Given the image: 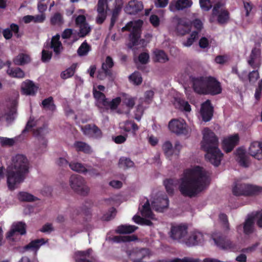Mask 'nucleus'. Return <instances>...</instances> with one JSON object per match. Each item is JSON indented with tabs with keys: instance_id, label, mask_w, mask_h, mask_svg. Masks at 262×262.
Returning a JSON list of instances; mask_svg holds the SVG:
<instances>
[{
	"instance_id": "obj_1",
	"label": "nucleus",
	"mask_w": 262,
	"mask_h": 262,
	"mask_svg": "<svg viewBox=\"0 0 262 262\" xmlns=\"http://www.w3.org/2000/svg\"><path fill=\"white\" fill-rule=\"evenodd\" d=\"M209 173L200 166L186 170L179 181V190L184 196L192 198L209 185Z\"/></svg>"
},
{
	"instance_id": "obj_2",
	"label": "nucleus",
	"mask_w": 262,
	"mask_h": 262,
	"mask_svg": "<svg viewBox=\"0 0 262 262\" xmlns=\"http://www.w3.org/2000/svg\"><path fill=\"white\" fill-rule=\"evenodd\" d=\"M29 168V161L24 155L17 154L12 158L11 164L7 168V182L10 190H14L24 181Z\"/></svg>"
},
{
	"instance_id": "obj_3",
	"label": "nucleus",
	"mask_w": 262,
	"mask_h": 262,
	"mask_svg": "<svg viewBox=\"0 0 262 262\" xmlns=\"http://www.w3.org/2000/svg\"><path fill=\"white\" fill-rule=\"evenodd\" d=\"M69 185L76 193L85 196L90 192V188L87 186L85 179L81 176L73 174L69 178Z\"/></svg>"
},
{
	"instance_id": "obj_4",
	"label": "nucleus",
	"mask_w": 262,
	"mask_h": 262,
	"mask_svg": "<svg viewBox=\"0 0 262 262\" xmlns=\"http://www.w3.org/2000/svg\"><path fill=\"white\" fill-rule=\"evenodd\" d=\"M262 188L255 185H249L241 182L235 183L232 188V192L235 195H249L258 194Z\"/></svg>"
},
{
	"instance_id": "obj_5",
	"label": "nucleus",
	"mask_w": 262,
	"mask_h": 262,
	"mask_svg": "<svg viewBox=\"0 0 262 262\" xmlns=\"http://www.w3.org/2000/svg\"><path fill=\"white\" fill-rule=\"evenodd\" d=\"M188 230V226L185 224H171L168 235L172 240L184 244Z\"/></svg>"
},
{
	"instance_id": "obj_6",
	"label": "nucleus",
	"mask_w": 262,
	"mask_h": 262,
	"mask_svg": "<svg viewBox=\"0 0 262 262\" xmlns=\"http://www.w3.org/2000/svg\"><path fill=\"white\" fill-rule=\"evenodd\" d=\"M203 138L201 147L204 151L219 148V141L215 134L209 128L203 130Z\"/></svg>"
},
{
	"instance_id": "obj_7",
	"label": "nucleus",
	"mask_w": 262,
	"mask_h": 262,
	"mask_svg": "<svg viewBox=\"0 0 262 262\" xmlns=\"http://www.w3.org/2000/svg\"><path fill=\"white\" fill-rule=\"evenodd\" d=\"M214 17H216L217 21L220 24H225L228 20L229 18V12L224 7V3L218 2L214 4L210 21L213 22Z\"/></svg>"
},
{
	"instance_id": "obj_8",
	"label": "nucleus",
	"mask_w": 262,
	"mask_h": 262,
	"mask_svg": "<svg viewBox=\"0 0 262 262\" xmlns=\"http://www.w3.org/2000/svg\"><path fill=\"white\" fill-rule=\"evenodd\" d=\"M142 24L143 21L141 20L130 21L122 28V31H129L131 32L130 38L133 46L137 45L138 40L140 37L141 28Z\"/></svg>"
},
{
	"instance_id": "obj_9",
	"label": "nucleus",
	"mask_w": 262,
	"mask_h": 262,
	"mask_svg": "<svg viewBox=\"0 0 262 262\" xmlns=\"http://www.w3.org/2000/svg\"><path fill=\"white\" fill-rule=\"evenodd\" d=\"M168 127L171 132L177 135L186 134L188 128L184 120L182 119H173L170 120Z\"/></svg>"
},
{
	"instance_id": "obj_10",
	"label": "nucleus",
	"mask_w": 262,
	"mask_h": 262,
	"mask_svg": "<svg viewBox=\"0 0 262 262\" xmlns=\"http://www.w3.org/2000/svg\"><path fill=\"white\" fill-rule=\"evenodd\" d=\"M172 23L176 31L179 35H184L190 31V25L186 18L176 16L173 18Z\"/></svg>"
},
{
	"instance_id": "obj_11",
	"label": "nucleus",
	"mask_w": 262,
	"mask_h": 262,
	"mask_svg": "<svg viewBox=\"0 0 262 262\" xmlns=\"http://www.w3.org/2000/svg\"><path fill=\"white\" fill-rule=\"evenodd\" d=\"M75 24L79 30L78 35L80 37H84L88 35L91 31V28L86 21V18L83 15H78L75 19Z\"/></svg>"
},
{
	"instance_id": "obj_12",
	"label": "nucleus",
	"mask_w": 262,
	"mask_h": 262,
	"mask_svg": "<svg viewBox=\"0 0 262 262\" xmlns=\"http://www.w3.org/2000/svg\"><path fill=\"white\" fill-rule=\"evenodd\" d=\"M192 4L191 0H172L169 5L168 9L172 12L184 11L190 8Z\"/></svg>"
},
{
	"instance_id": "obj_13",
	"label": "nucleus",
	"mask_w": 262,
	"mask_h": 262,
	"mask_svg": "<svg viewBox=\"0 0 262 262\" xmlns=\"http://www.w3.org/2000/svg\"><path fill=\"white\" fill-rule=\"evenodd\" d=\"M205 151L206 152L205 158L207 161L215 166H218L221 164L223 154L219 148Z\"/></svg>"
},
{
	"instance_id": "obj_14",
	"label": "nucleus",
	"mask_w": 262,
	"mask_h": 262,
	"mask_svg": "<svg viewBox=\"0 0 262 262\" xmlns=\"http://www.w3.org/2000/svg\"><path fill=\"white\" fill-rule=\"evenodd\" d=\"M204 242V236L200 231L194 230L188 232L184 244L191 247L202 244Z\"/></svg>"
},
{
	"instance_id": "obj_15",
	"label": "nucleus",
	"mask_w": 262,
	"mask_h": 262,
	"mask_svg": "<svg viewBox=\"0 0 262 262\" xmlns=\"http://www.w3.org/2000/svg\"><path fill=\"white\" fill-rule=\"evenodd\" d=\"M212 238L215 244L221 249H233L235 247V245L225 236L216 233L212 235Z\"/></svg>"
},
{
	"instance_id": "obj_16",
	"label": "nucleus",
	"mask_w": 262,
	"mask_h": 262,
	"mask_svg": "<svg viewBox=\"0 0 262 262\" xmlns=\"http://www.w3.org/2000/svg\"><path fill=\"white\" fill-rule=\"evenodd\" d=\"M192 88L195 92L200 94H206L207 77H197L192 78Z\"/></svg>"
},
{
	"instance_id": "obj_17",
	"label": "nucleus",
	"mask_w": 262,
	"mask_h": 262,
	"mask_svg": "<svg viewBox=\"0 0 262 262\" xmlns=\"http://www.w3.org/2000/svg\"><path fill=\"white\" fill-rule=\"evenodd\" d=\"M69 166L72 170L78 173L85 174L89 172L91 174L98 175V173L91 166H86L81 163L71 162L69 164Z\"/></svg>"
},
{
	"instance_id": "obj_18",
	"label": "nucleus",
	"mask_w": 262,
	"mask_h": 262,
	"mask_svg": "<svg viewBox=\"0 0 262 262\" xmlns=\"http://www.w3.org/2000/svg\"><path fill=\"white\" fill-rule=\"evenodd\" d=\"M260 50L255 48L252 49L247 60L248 64L253 69H259L261 66Z\"/></svg>"
},
{
	"instance_id": "obj_19",
	"label": "nucleus",
	"mask_w": 262,
	"mask_h": 262,
	"mask_svg": "<svg viewBox=\"0 0 262 262\" xmlns=\"http://www.w3.org/2000/svg\"><path fill=\"white\" fill-rule=\"evenodd\" d=\"M151 204L156 211L162 212L168 208L169 201L166 195L159 196L152 202Z\"/></svg>"
},
{
	"instance_id": "obj_20",
	"label": "nucleus",
	"mask_w": 262,
	"mask_h": 262,
	"mask_svg": "<svg viewBox=\"0 0 262 262\" xmlns=\"http://www.w3.org/2000/svg\"><path fill=\"white\" fill-rule=\"evenodd\" d=\"M206 94L216 95L221 93L222 88L220 83L214 78L207 77Z\"/></svg>"
},
{
	"instance_id": "obj_21",
	"label": "nucleus",
	"mask_w": 262,
	"mask_h": 262,
	"mask_svg": "<svg viewBox=\"0 0 262 262\" xmlns=\"http://www.w3.org/2000/svg\"><path fill=\"white\" fill-rule=\"evenodd\" d=\"M248 153L258 160H262V143L257 141L252 142L249 146Z\"/></svg>"
},
{
	"instance_id": "obj_22",
	"label": "nucleus",
	"mask_w": 262,
	"mask_h": 262,
	"mask_svg": "<svg viewBox=\"0 0 262 262\" xmlns=\"http://www.w3.org/2000/svg\"><path fill=\"white\" fill-rule=\"evenodd\" d=\"M181 148V146L179 143L175 144L174 147L173 148L172 144L169 142H165L162 146V149L168 158H170L173 155H178Z\"/></svg>"
},
{
	"instance_id": "obj_23",
	"label": "nucleus",
	"mask_w": 262,
	"mask_h": 262,
	"mask_svg": "<svg viewBox=\"0 0 262 262\" xmlns=\"http://www.w3.org/2000/svg\"><path fill=\"white\" fill-rule=\"evenodd\" d=\"M81 130L89 137L97 138L101 136L100 129L94 124H86L81 127Z\"/></svg>"
},
{
	"instance_id": "obj_24",
	"label": "nucleus",
	"mask_w": 262,
	"mask_h": 262,
	"mask_svg": "<svg viewBox=\"0 0 262 262\" xmlns=\"http://www.w3.org/2000/svg\"><path fill=\"white\" fill-rule=\"evenodd\" d=\"M17 233L21 235L26 233V225L23 222L14 223L12 224L10 230L7 233L6 237L11 239Z\"/></svg>"
},
{
	"instance_id": "obj_25",
	"label": "nucleus",
	"mask_w": 262,
	"mask_h": 262,
	"mask_svg": "<svg viewBox=\"0 0 262 262\" xmlns=\"http://www.w3.org/2000/svg\"><path fill=\"white\" fill-rule=\"evenodd\" d=\"M239 138L237 134L225 138L223 141V147L226 152H230L237 144Z\"/></svg>"
},
{
	"instance_id": "obj_26",
	"label": "nucleus",
	"mask_w": 262,
	"mask_h": 262,
	"mask_svg": "<svg viewBox=\"0 0 262 262\" xmlns=\"http://www.w3.org/2000/svg\"><path fill=\"white\" fill-rule=\"evenodd\" d=\"M16 106L17 102L15 101H13L11 107L3 117L7 126L11 125L14 121L16 117Z\"/></svg>"
},
{
	"instance_id": "obj_27",
	"label": "nucleus",
	"mask_w": 262,
	"mask_h": 262,
	"mask_svg": "<svg viewBox=\"0 0 262 262\" xmlns=\"http://www.w3.org/2000/svg\"><path fill=\"white\" fill-rule=\"evenodd\" d=\"M201 114L203 120L209 121L213 115V107L209 100H207L202 104Z\"/></svg>"
},
{
	"instance_id": "obj_28",
	"label": "nucleus",
	"mask_w": 262,
	"mask_h": 262,
	"mask_svg": "<svg viewBox=\"0 0 262 262\" xmlns=\"http://www.w3.org/2000/svg\"><path fill=\"white\" fill-rule=\"evenodd\" d=\"M143 9V5L141 2L132 0L128 2L125 8V12L129 14H135Z\"/></svg>"
},
{
	"instance_id": "obj_29",
	"label": "nucleus",
	"mask_w": 262,
	"mask_h": 262,
	"mask_svg": "<svg viewBox=\"0 0 262 262\" xmlns=\"http://www.w3.org/2000/svg\"><path fill=\"white\" fill-rule=\"evenodd\" d=\"M23 93L27 95H34L37 92L38 86L33 81L27 80L21 84Z\"/></svg>"
},
{
	"instance_id": "obj_30",
	"label": "nucleus",
	"mask_w": 262,
	"mask_h": 262,
	"mask_svg": "<svg viewBox=\"0 0 262 262\" xmlns=\"http://www.w3.org/2000/svg\"><path fill=\"white\" fill-rule=\"evenodd\" d=\"M236 160L242 166L247 167L250 164L249 157L247 156L244 149L238 148L236 151Z\"/></svg>"
},
{
	"instance_id": "obj_31",
	"label": "nucleus",
	"mask_w": 262,
	"mask_h": 262,
	"mask_svg": "<svg viewBox=\"0 0 262 262\" xmlns=\"http://www.w3.org/2000/svg\"><path fill=\"white\" fill-rule=\"evenodd\" d=\"M93 95L97 100V104L99 107H107L108 105V101L107 100L103 93L93 89Z\"/></svg>"
},
{
	"instance_id": "obj_32",
	"label": "nucleus",
	"mask_w": 262,
	"mask_h": 262,
	"mask_svg": "<svg viewBox=\"0 0 262 262\" xmlns=\"http://www.w3.org/2000/svg\"><path fill=\"white\" fill-rule=\"evenodd\" d=\"M60 35L58 34L54 36L51 39L50 48L53 49L55 54L59 55L63 49L61 42L59 41Z\"/></svg>"
},
{
	"instance_id": "obj_33",
	"label": "nucleus",
	"mask_w": 262,
	"mask_h": 262,
	"mask_svg": "<svg viewBox=\"0 0 262 262\" xmlns=\"http://www.w3.org/2000/svg\"><path fill=\"white\" fill-rule=\"evenodd\" d=\"M139 209L143 217L149 218L153 220H156L150 209L149 202L147 199L144 204L142 206V207L141 208H139Z\"/></svg>"
},
{
	"instance_id": "obj_34",
	"label": "nucleus",
	"mask_w": 262,
	"mask_h": 262,
	"mask_svg": "<svg viewBox=\"0 0 262 262\" xmlns=\"http://www.w3.org/2000/svg\"><path fill=\"white\" fill-rule=\"evenodd\" d=\"M254 217L249 215L243 224L244 232L246 234L252 233L254 231Z\"/></svg>"
},
{
	"instance_id": "obj_35",
	"label": "nucleus",
	"mask_w": 262,
	"mask_h": 262,
	"mask_svg": "<svg viewBox=\"0 0 262 262\" xmlns=\"http://www.w3.org/2000/svg\"><path fill=\"white\" fill-rule=\"evenodd\" d=\"M7 73L11 77L17 78H23L25 74L24 72L19 68H12L10 67V63H8V68L7 70Z\"/></svg>"
},
{
	"instance_id": "obj_36",
	"label": "nucleus",
	"mask_w": 262,
	"mask_h": 262,
	"mask_svg": "<svg viewBox=\"0 0 262 262\" xmlns=\"http://www.w3.org/2000/svg\"><path fill=\"white\" fill-rule=\"evenodd\" d=\"M20 138V135L12 138L0 137V144L2 146L11 147L16 144L19 141Z\"/></svg>"
},
{
	"instance_id": "obj_37",
	"label": "nucleus",
	"mask_w": 262,
	"mask_h": 262,
	"mask_svg": "<svg viewBox=\"0 0 262 262\" xmlns=\"http://www.w3.org/2000/svg\"><path fill=\"white\" fill-rule=\"evenodd\" d=\"M132 258L142 259L148 256V250L146 249H134L129 254Z\"/></svg>"
},
{
	"instance_id": "obj_38",
	"label": "nucleus",
	"mask_w": 262,
	"mask_h": 262,
	"mask_svg": "<svg viewBox=\"0 0 262 262\" xmlns=\"http://www.w3.org/2000/svg\"><path fill=\"white\" fill-rule=\"evenodd\" d=\"M137 237L135 235H125V236H115L113 237H109L106 238L109 241H112L115 243H119L121 242H132L137 240Z\"/></svg>"
},
{
	"instance_id": "obj_39",
	"label": "nucleus",
	"mask_w": 262,
	"mask_h": 262,
	"mask_svg": "<svg viewBox=\"0 0 262 262\" xmlns=\"http://www.w3.org/2000/svg\"><path fill=\"white\" fill-rule=\"evenodd\" d=\"M153 53L154 60L157 62L165 63L169 60L167 55L163 50L155 49Z\"/></svg>"
},
{
	"instance_id": "obj_40",
	"label": "nucleus",
	"mask_w": 262,
	"mask_h": 262,
	"mask_svg": "<svg viewBox=\"0 0 262 262\" xmlns=\"http://www.w3.org/2000/svg\"><path fill=\"white\" fill-rule=\"evenodd\" d=\"M49 131L47 125H44L42 127L36 129H33V135L38 140H43L45 136L49 133Z\"/></svg>"
},
{
	"instance_id": "obj_41",
	"label": "nucleus",
	"mask_w": 262,
	"mask_h": 262,
	"mask_svg": "<svg viewBox=\"0 0 262 262\" xmlns=\"http://www.w3.org/2000/svg\"><path fill=\"white\" fill-rule=\"evenodd\" d=\"M74 147L78 151H82L86 154L92 152V149L89 145L81 141H76L74 144Z\"/></svg>"
},
{
	"instance_id": "obj_42",
	"label": "nucleus",
	"mask_w": 262,
	"mask_h": 262,
	"mask_svg": "<svg viewBox=\"0 0 262 262\" xmlns=\"http://www.w3.org/2000/svg\"><path fill=\"white\" fill-rule=\"evenodd\" d=\"M137 227L134 225H120L116 229V232L120 234H129L134 232Z\"/></svg>"
},
{
	"instance_id": "obj_43",
	"label": "nucleus",
	"mask_w": 262,
	"mask_h": 262,
	"mask_svg": "<svg viewBox=\"0 0 262 262\" xmlns=\"http://www.w3.org/2000/svg\"><path fill=\"white\" fill-rule=\"evenodd\" d=\"M134 165L130 159L124 157L120 158L118 162L119 167L124 169L133 167Z\"/></svg>"
},
{
	"instance_id": "obj_44",
	"label": "nucleus",
	"mask_w": 262,
	"mask_h": 262,
	"mask_svg": "<svg viewBox=\"0 0 262 262\" xmlns=\"http://www.w3.org/2000/svg\"><path fill=\"white\" fill-rule=\"evenodd\" d=\"M91 249L85 251H77L75 254V259L77 262H91L86 259V256H89L91 252Z\"/></svg>"
},
{
	"instance_id": "obj_45",
	"label": "nucleus",
	"mask_w": 262,
	"mask_h": 262,
	"mask_svg": "<svg viewBox=\"0 0 262 262\" xmlns=\"http://www.w3.org/2000/svg\"><path fill=\"white\" fill-rule=\"evenodd\" d=\"M45 243L44 239H39L32 241L29 244L26 245L24 249L25 250H32L36 251L40 246Z\"/></svg>"
},
{
	"instance_id": "obj_46",
	"label": "nucleus",
	"mask_w": 262,
	"mask_h": 262,
	"mask_svg": "<svg viewBox=\"0 0 262 262\" xmlns=\"http://www.w3.org/2000/svg\"><path fill=\"white\" fill-rule=\"evenodd\" d=\"M18 199L22 202H33L37 200V198L27 192H20L17 195Z\"/></svg>"
},
{
	"instance_id": "obj_47",
	"label": "nucleus",
	"mask_w": 262,
	"mask_h": 262,
	"mask_svg": "<svg viewBox=\"0 0 262 262\" xmlns=\"http://www.w3.org/2000/svg\"><path fill=\"white\" fill-rule=\"evenodd\" d=\"M13 61L16 65H24L30 61V58L28 55L20 54L14 58Z\"/></svg>"
},
{
	"instance_id": "obj_48",
	"label": "nucleus",
	"mask_w": 262,
	"mask_h": 262,
	"mask_svg": "<svg viewBox=\"0 0 262 262\" xmlns=\"http://www.w3.org/2000/svg\"><path fill=\"white\" fill-rule=\"evenodd\" d=\"M42 105L43 107L47 110L54 111L56 109V106L54 103L53 98L52 97H49L44 99L42 101Z\"/></svg>"
},
{
	"instance_id": "obj_49",
	"label": "nucleus",
	"mask_w": 262,
	"mask_h": 262,
	"mask_svg": "<svg viewBox=\"0 0 262 262\" xmlns=\"http://www.w3.org/2000/svg\"><path fill=\"white\" fill-rule=\"evenodd\" d=\"M122 103L126 105L129 110L132 109L135 104L136 98L126 94H123L122 99Z\"/></svg>"
},
{
	"instance_id": "obj_50",
	"label": "nucleus",
	"mask_w": 262,
	"mask_h": 262,
	"mask_svg": "<svg viewBox=\"0 0 262 262\" xmlns=\"http://www.w3.org/2000/svg\"><path fill=\"white\" fill-rule=\"evenodd\" d=\"M91 49V46L84 41L78 49L77 54L80 56H86Z\"/></svg>"
},
{
	"instance_id": "obj_51",
	"label": "nucleus",
	"mask_w": 262,
	"mask_h": 262,
	"mask_svg": "<svg viewBox=\"0 0 262 262\" xmlns=\"http://www.w3.org/2000/svg\"><path fill=\"white\" fill-rule=\"evenodd\" d=\"M109 78L112 79L113 78V74L111 70L103 69L102 68L99 70L97 74V78L101 80H104L106 78Z\"/></svg>"
},
{
	"instance_id": "obj_52",
	"label": "nucleus",
	"mask_w": 262,
	"mask_h": 262,
	"mask_svg": "<svg viewBox=\"0 0 262 262\" xmlns=\"http://www.w3.org/2000/svg\"><path fill=\"white\" fill-rule=\"evenodd\" d=\"M52 25L60 26L63 23L62 15L59 13H55L50 19Z\"/></svg>"
},
{
	"instance_id": "obj_53",
	"label": "nucleus",
	"mask_w": 262,
	"mask_h": 262,
	"mask_svg": "<svg viewBox=\"0 0 262 262\" xmlns=\"http://www.w3.org/2000/svg\"><path fill=\"white\" fill-rule=\"evenodd\" d=\"M76 67V64H73L71 67L63 71L60 74L61 78L66 79L72 77L75 73Z\"/></svg>"
},
{
	"instance_id": "obj_54",
	"label": "nucleus",
	"mask_w": 262,
	"mask_h": 262,
	"mask_svg": "<svg viewBox=\"0 0 262 262\" xmlns=\"http://www.w3.org/2000/svg\"><path fill=\"white\" fill-rule=\"evenodd\" d=\"M199 38V32L198 31H193L190 37H189L187 40L183 42V45L186 47H190L193 43V42L198 39Z\"/></svg>"
},
{
	"instance_id": "obj_55",
	"label": "nucleus",
	"mask_w": 262,
	"mask_h": 262,
	"mask_svg": "<svg viewBox=\"0 0 262 262\" xmlns=\"http://www.w3.org/2000/svg\"><path fill=\"white\" fill-rule=\"evenodd\" d=\"M156 262H202L199 258L185 257L182 259L174 258L170 261L160 260Z\"/></svg>"
},
{
	"instance_id": "obj_56",
	"label": "nucleus",
	"mask_w": 262,
	"mask_h": 262,
	"mask_svg": "<svg viewBox=\"0 0 262 262\" xmlns=\"http://www.w3.org/2000/svg\"><path fill=\"white\" fill-rule=\"evenodd\" d=\"M130 80L136 85L141 83L142 79L140 74L138 72H135L129 76Z\"/></svg>"
},
{
	"instance_id": "obj_57",
	"label": "nucleus",
	"mask_w": 262,
	"mask_h": 262,
	"mask_svg": "<svg viewBox=\"0 0 262 262\" xmlns=\"http://www.w3.org/2000/svg\"><path fill=\"white\" fill-rule=\"evenodd\" d=\"M144 113V108L142 105L139 104L137 106L135 111L134 118L138 121L141 120V117Z\"/></svg>"
},
{
	"instance_id": "obj_58",
	"label": "nucleus",
	"mask_w": 262,
	"mask_h": 262,
	"mask_svg": "<svg viewBox=\"0 0 262 262\" xmlns=\"http://www.w3.org/2000/svg\"><path fill=\"white\" fill-rule=\"evenodd\" d=\"M114 66V61L111 57L108 56L106 57L105 62L102 64L103 69L111 70Z\"/></svg>"
},
{
	"instance_id": "obj_59",
	"label": "nucleus",
	"mask_w": 262,
	"mask_h": 262,
	"mask_svg": "<svg viewBox=\"0 0 262 262\" xmlns=\"http://www.w3.org/2000/svg\"><path fill=\"white\" fill-rule=\"evenodd\" d=\"M199 3L201 9L205 11H209L212 7L210 0H199Z\"/></svg>"
},
{
	"instance_id": "obj_60",
	"label": "nucleus",
	"mask_w": 262,
	"mask_h": 262,
	"mask_svg": "<svg viewBox=\"0 0 262 262\" xmlns=\"http://www.w3.org/2000/svg\"><path fill=\"white\" fill-rule=\"evenodd\" d=\"M107 7L105 0H98L97 4V12L106 13V9Z\"/></svg>"
},
{
	"instance_id": "obj_61",
	"label": "nucleus",
	"mask_w": 262,
	"mask_h": 262,
	"mask_svg": "<svg viewBox=\"0 0 262 262\" xmlns=\"http://www.w3.org/2000/svg\"><path fill=\"white\" fill-rule=\"evenodd\" d=\"M259 78V73L258 70H254L250 72L248 74L249 81L251 83H254Z\"/></svg>"
},
{
	"instance_id": "obj_62",
	"label": "nucleus",
	"mask_w": 262,
	"mask_h": 262,
	"mask_svg": "<svg viewBox=\"0 0 262 262\" xmlns=\"http://www.w3.org/2000/svg\"><path fill=\"white\" fill-rule=\"evenodd\" d=\"M178 104L180 110L185 111L187 112H189L191 111L190 105L188 102L181 100L179 101Z\"/></svg>"
},
{
	"instance_id": "obj_63",
	"label": "nucleus",
	"mask_w": 262,
	"mask_h": 262,
	"mask_svg": "<svg viewBox=\"0 0 262 262\" xmlns=\"http://www.w3.org/2000/svg\"><path fill=\"white\" fill-rule=\"evenodd\" d=\"M219 219L220 222L223 224L224 227L226 229H229V223L227 216L224 213H221L219 215Z\"/></svg>"
},
{
	"instance_id": "obj_64",
	"label": "nucleus",
	"mask_w": 262,
	"mask_h": 262,
	"mask_svg": "<svg viewBox=\"0 0 262 262\" xmlns=\"http://www.w3.org/2000/svg\"><path fill=\"white\" fill-rule=\"evenodd\" d=\"M37 125V121L35 120L34 119L30 118V120L27 122L25 128L23 130L22 133H25L28 132L31 128L36 126Z\"/></svg>"
}]
</instances>
